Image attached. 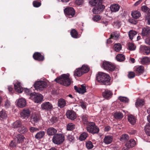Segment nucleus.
<instances>
[{
	"label": "nucleus",
	"mask_w": 150,
	"mask_h": 150,
	"mask_svg": "<svg viewBox=\"0 0 150 150\" xmlns=\"http://www.w3.org/2000/svg\"><path fill=\"white\" fill-rule=\"evenodd\" d=\"M129 139V136L127 134H122L120 138V141L123 142H125L127 141Z\"/></svg>",
	"instance_id": "c03bdc74"
},
{
	"label": "nucleus",
	"mask_w": 150,
	"mask_h": 150,
	"mask_svg": "<svg viewBox=\"0 0 150 150\" xmlns=\"http://www.w3.org/2000/svg\"><path fill=\"white\" fill-rule=\"evenodd\" d=\"M113 95L112 92L106 89L103 92L102 95L105 99H109L111 98Z\"/></svg>",
	"instance_id": "2eb2a0df"
},
{
	"label": "nucleus",
	"mask_w": 150,
	"mask_h": 150,
	"mask_svg": "<svg viewBox=\"0 0 150 150\" xmlns=\"http://www.w3.org/2000/svg\"><path fill=\"white\" fill-rule=\"evenodd\" d=\"M58 106L60 108H64L66 105L65 100L63 98H60L58 102Z\"/></svg>",
	"instance_id": "cd10ccee"
},
{
	"label": "nucleus",
	"mask_w": 150,
	"mask_h": 150,
	"mask_svg": "<svg viewBox=\"0 0 150 150\" xmlns=\"http://www.w3.org/2000/svg\"><path fill=\"white\" fill-rule=\"evenodd\" d=\"M141 10L142 11L147 13H149L150 11V9L145 5L142 7Z\"/></svg>",
	"instance_id": "603ef678"
},
{
	"label": "nucleus",
	"mask_w": 150,
	"mask_h": 150,
	"mask_svg": "<svg viewBox=\"0 0 150 150\" xmlns=\"http://www.w3.org/2000/svg\"><path fill=\"white\" fill-rule=\"evenodd\" d=\"M120 8V6L117 4H112L110 7V9L112 12H116L118 11Z\"/></svg>",
	"instance_id": "393cba45"
},
{
	"label": "nucleus",
	"mask_w": 150,
	"mask_h": 150,
	"mask_svg": "<svg viewBox=\"0 0 150 150\" xmlns=\"http://www.w3.org/2000/svg\"><path fill=\"white\" fill-rule=\"evenodd\" d=\"M118 99L121 101L123 103H127L129 101V99L125 97H119Z\"/></svg>",
	"instance_id": "864d4df0"
},
{
	"label": "nucleus",
	"mask_w": 150,
	"mask_h": 150,
	"mask_svg": "<svg viewBox=\"0 0 150 150\" xmlns=\"http://www.w3.org/2000/svg\"><path fill=\"white\" fill-rule=\"evenodd\" d=\"M96 80L102 85H110L111 84V77L106 73L99 72L97 75Z\"/></svg>",
	"instance_id": "f257e3e1"
},
{
	"label": "nucleus",
	"mask_w": 150,
	"mask_h": 150,
	"mask_svg": "<svg viewBox=\"0 0 150 150\" xmlns=\"http://www.w3.org/2000/svg\"><path fill=\"white\" fill-rule=\"evenodd\" d=\"M40 120V117L36 114H33L31 117V120L34 123L38 122Z\"/></svg>",
	"instance_id": "c9c22d12"
},
{
	"label": "nucleus",
	"mask_w": 150,
	"mask_h": 150,
	"mask_svg": "<svg viewBox=\"0 0 150 150\" xmlns=\"http://www.w3.org/2000/svg\"><path fill=\"white\" fill-rule=\"evenodd\" d=\"M47 83L43 81H39L36 82L34 84V87L38 91H42L47 87Z\"/></svg>",
	"instance_id": "423d86ee"
},
{
	"label": "nucleus",
	"mask_w": 150,
	"mask_h": 150,
	"mask_svg": "<svg viewBox=\"0 0 150 150\" xmlns=\"http://www.w3.org/2000/svg\"><path fill=\"white\" fill-rule=\"evenodd\" d=\"M121 22L118 21L114 23V26L117 28H119L121 25Z\"/></svg>",
	"instance_id": "5fc2aeb1"
},
{
	"label": "nucleus",
	"mask_w": 150,
	"mask_h": 150,
	"mask_svg": "<svg viewBox=\"0 0 150 150\" xmlns=\"http://www.w3.org/2000/svg\"><path fill=\"white\" fill-rule=\"evenodd\" d=\"M74 137L72 135H69L67 137V139L69 141L71 142H73L74 139Z\"/></svg>",
	"instance_id": "338daca9"
},
{
	"label": "nucleus",
	"mask_w": 150,
	"mask_h": 150,
	"mask_svg": "<svg viewBox=\"0 0 150 150\" xmlns=\"http://www.w3.org/2000/svg\"><path fill=\"white\" fill-rule=\"evenodd\" d=\"M141 34L143 37H146L150 38V28L148 27H144L142 28Z\"/></svg>",
	"instance_id": "ddd939ff"
},
{
	"label": "nucleus",
	"mask_w": 150,
	"mask_h": 150,
	"mask_svg": "<svg viewBox=\"0 0 150 150\" xmlns=\"http://www.w3.org/2000/svg\"><path fill=\"white\" fill-rule=\"evenodd\" d=\"M45 132L44 131H41L39 132L36 134L35 138L38 140L42 138L45 136Z\"/></svg>",
	"instance_id": "b1692460"
},
{
	"label": "nucleus",
	"mask_w": 150,
	"mask_h": 150,
	"mask_svg": "<svg viewBox=\"0 0 150 150\" xmlns=\"http://www.w3.org/2000/svg\"><path fill=\"white\" fill-rule=\"evenodd\" d=\"M144 129L146 134L150 136V123L145 126Z\"/></svg>",
	"instance_id": "a18cd8bd"
},
{
	"label": "nucleus",
	"mask_w": 150,
	"mask_h": 150,
	"mask_svg": "<svg viewBox=\"0 0 150 150\" xmlns=\"http://www.w3.org/2000/svg\"><path fill=\"white\" fill-rule=\"evenodd\" d=\"M67 117L71 120H73L76 118V113L73 110H69L66 113Z\"/></svg>",
	"instance_id": "9b49d317"
},
{
	"label": "nucleus",
	"mask_w": 150,
	"mask_h": 150,
	"mask_svg": "<svg viewBox=\"0 0 150 150\" xmlns=\"http://www.w3.org/2000/svg\"><path fill=\"white\" fill-rule=\"evenodd\" d=\"M84 110L86 109L87 103L81 99L79 100L77 103Z\"/></svg>",
	"instance_id": "2f4dec72"
},
{
	"label": "nucleus",
	"mask_w": 150,
	"mask_h": 150,
	"mask_svg": "<svg viewBox=\"0 0 150 150\" xmlns=\"http://www.w3.org/2000/svg\"><path fill=\"white\" fill-rule=\"evenodd\" d=\"M31 112L29 109H25L21 113V115L23 118L27 120L30 116Z\"/></svg>",
	"instance_id": "4468645a"
},
{
	"label": "nucleus",
	"mask_w": 150,
	"mask_h": 150,
	"mask_svg": "<svg viewBox=\"0 0 150 150\" xmlns=\"http://www.w3.org/2000/svg\"><path fill=\"white\" fill-rule=\"evenodd\" d=\"M129 49L130 50H135L136 46L133 43H129Z\"/></svg>",
	"instance_id": "6e6d98bb"
},
{
	"label": "nucleus",
	"mask_w": 150,
	"mask_h": 150,
	"mask_svg": "<svg viewBox=\"0 0 150 150\" xmlns=\"http://www.w3.org/2000/svg\"><path fill=\"white\" fill-rule=\"evenodd\" d=\"M33 59L36 60L40 62L43 61L45 59L44 57L39 52H35L33 55Z\"/></svg>",
	"instance_id": "f8f14e48"
},
{
	"label": "nucleus",
	"mask_w": 150,
	"mask_h": 150,
	"mask_svg": "<svg viewBox=\"0 0 150 150\" xmlns=\"http://www.w3.org/2000/svg\"><path fill=\"white\" fill-rule=\"evenodd\" d=\"M137 133V131L134 129H130L128 131V133L130 134L133 135Z\"/></svg>",
	"instance_id": "e2e57ef3"
},
{
	"label": "nucleus",
	"mask_w": 150,
	"mask_h": 150,
	"mask_svg": "<svg viewBox=\"0 0 150 150\" xmlns=\"http://www.w3.org/2000/svg\"><path fill=\"white\" fill-rule=\"evenodd\" d=\"M24 92L27 94V95H30V97L31 96V95L33 93H31L30 91V90L29 89H26L24 90Z\"/></svg>",
	"instance_id": "774afa93"
},
{
	"label": "nucleus",
	"mask_w": 150,
	"mask_h": 150,
	"mask_svg": "<svg viewBox=\"0 0 150 150\" xmlns=\"http://www.w3.org/2000/svg\"><path fill=\"white\" fill-rule=\"evenodd\" d=\"M59 118L58 117L54 116H53L50 119L49 122L51 125L55 124L57 122Z\"/></svg>",
	"instance_id": "72a5a7b5"
},
{
	"label": "nucleus",
	"mask_w": 150,
	"mask_h": 150,
	"mask_svg": "<svg viewBox=\"0 0 150 150\" xmlns=\"http://www.w3.org/2000/svg\"><path fill=\"white\" fill-rule=\"evenodd\" d=\"M141 50L145 53L146 55L150 53V48L145 45L142 46L140 48Z\"/></svg>",
	"instance_id": "a878e982"
},
{
	"label": "nucleus",
	"mask_w": 150,
	"mask_h": 150,
	"mask_svg": "<svg viewBox=\"0 0 150 150\" xmlns=\"http://www.w3.org/2000/svg\"><path fill=\"white\" fill-rule=\"evenodd\" d=\"M134 71L137 75L139 76L142 74L144 71V68L142 66L135 67L134 68Z\"/></svg>",
	"instance_id": "f3484780"
},
{
	"label": "nucleus",
	"mask_w": 150,
	"mask_h": 150,
	"mask_svg": "<svg viewBox=\"0 0 150 150\" xmlns=\"http://www.w3.org/2000/svg\"><path fill=\"white\" fill-rule=\"evenodd\" d=\"M135 76V74L134 72L130 71L129 72L128 76L129 78L130 79L133 78H134Z\"/></svg>",
	"instance_id": "bf43d9fd"
},
{
	"label": "nucleus",
	"mask_w": 150,
	"mask_h": 150,
	"mask_svg": "<svg viewBox=\"0 0 150 150\" xmlns=\"http://www.w3.org/2000/svg\"><path fill=\"white\" fill-rule=\"evenodd\" d=\"M65 16L69 18L73 17L75 15V11L72 7H67L64 10Z\"/></svg>",
	"instance_id": "1a4fd4ad"
},
{
	"label": "nucleus",
	"mask_w": 150,
	"mask_h": 150,
	"mask_svg": "<svg viewBox=\"0 0 150 150\" xmlns=\"http://www.w3.org/2000/svg\"><path fill=\"white\" fill-rule=\"evenodd\" d=\"M132 17L134 19H137L141 16L140 13L138 11H134L131 14Z\"/></svg>",
	"instance_id": "7c9ffc66"
},
{
	"label": "nucleus",
	"mask_w": 150,
	"mask_h": 150,
	"mask_svg": "<svg viewBox=\"0 0 150 150\" xmlns=\"http://www.w3.org/2000/svg\"><path fill=\"white\" fill-rule=\"evenodd\" d=\"M150 62L149 59L147 57H145L143 58L141 60V63L143 64H145Z\"/></svg>",
	"instance_id": "3c124183"
},
{
	"label": "nucleus",
	"mask_w": 150,
	"mask_h": 150,
	"mask_svg": "<svg viewBox=\"0 0 150 150\" xmlns=\"http://www.w3.org/2000/svg\"><path fill=\"white\" fill-rule=\"evenodd\" d=\"M25 137L24 136L21 134H18L16 136V139L18 143H22L24 141Z\"/></svg>",
	"instance_id": "c756f323"
},
{
	"label": "nucleus",
	"mask_w": 150,
	"mask_h": 150,
	"mask_svg": "<svg viewBox=\"0 0 150 150\" xmlns=\"http://www.w3.org/2000/svg\"><path fill=\"white\" fill-rule=\"evenodd\" d=\"M30 98L34 100L35 103H38L42 102L43 99V97L41 94L33 92L31 95Z\"/></svg>",
	"instance_id": "0eeeda50"
},
{
	"label": "nucleus",
	"mask_w": 150,
	"mask_h": 150,
	"mask_svg": "<svg viewBox=\"0 0 150 150\" xmlns=\"http://www.w3.org/2000/svg\"><path fill=\"white\" fill-rule=\"evenodd\" d=\"M123 114L119 112H117L115 113L114 117L117 119H120L123 117Z\"/></svg>",
	"instance_id": "37998d69"
},
{
	"label": "nucleus",
	"mask_w": 150,
	"mask_h": 150,
	"mask_svg": "<svg viewBox=\"0 0 150 150\" xmlns=\"http://www.w3.org/2000/svg\"><path fill=\"white\" fill-rule=\"evenodd\" d=\"M86 129L87 132L93 134H98L100 130L98 127L93 122H89L87 124Z\"/></svg>",
	"instance_id": "20e7f679"
},
{
	"label": "nucleus",
	"mask_w": 150,
	"mask_h": 150,
	"mask_svg": "<svg viewBox=\"0 0 150 150\" xmlns=\"http://www.w3.org/2000/svg\"><path fill=\"white\" fill-rule=\"evenodd\" d=\"M22 122L20 120H18L14 122L12 124V126L13 128L15 129L20 128L22 126Z\"/></svg>",
	"instance_id": "4be33fe9"
},
{
	"label": "nucleus",
	"mask_w": 150,
	"mask_h": 150,
	"mask_svg": "<svg viewBox=\"0 0 150 150\" xmlns=\"http://www.w3.org/2000/svg\"><path fill=\"white\" fill-rule=\"evenodd\" d=\"M101 19V17L100 16L98 15H96L93 18V20L94 21H97Z\"/></svg>",
	"instance_id": "680f3d73"
},
{
	"label": "nucleus",
	"mask_w": 150,
	"mask_h": 150,
	"mask_svg": "<svg viewBox=\"0 0 150 150\" xmlns=\"http://www.w3.org/2000/svg\"><path fill=\"white\" fill-rule=\"evenodd\" d=\"M113 137L111 135H107L105 136L103 142L106 144H109L111 143L112 141Z\"/></svg>",
	"instance_id": "5701e85b"
},
{
	"label": "nucleus",
	"mask_w": 150,
	"mask_h": 150,
	"mask_svg": "<svg viewBox=\"0 0 150 150\" xmlns=\"http://www.w3.org/2000/svg\"><path fill=\"white\" fill-rule=\"evenodd\" d=\"M81 118L83 123L84 125L87 124L89 122L88 121V116L87 115H83L81 116Z\"/></svg>",
	"instance_id": "c85d7f7f"
},
{
	"label": "nucleus",
	"mask_w": 150,
	"mask_h": 150,
	"mask_svg": "<svg viewBox=\"0 0 150 150\" xmlns=\"http://www.w3.org/2000/svg\"><path fill=\"white\" fill-rule=\"evenodd\" d=\"M81 68L83 74L88 72L90 69V68L88 66L85 65H83Z\"/></svg>",
	"instance_id": "ea45409f"
},
{
	"label": "nucleus",
	"mask_w": 150,
	"mask_h": 150,
	"mask_svg": "<svg viewBox=\"0 0 150 150\" xmlns=\"http://www.w3.org/2000/svg\"><path fill=\"white\" fill-rule=\"evenodd\" d=\"M113 47L115 50L116 52L119 51L122 48L121 45L119 43L115 44Z\"/></svg>",
	"instance_id": "49530a36"
},
{
	"label": "nucleus",
	"mask_w": 150,
	"mask_h": 150,
	"mask_svg": "<svg viewBox=\"0 0 150 150\" xmlns=\"http://www.w3.org/2000/svg\"><path fill=\"white\" fill-rule=\"evenodd\" d=\"M137 34V33L135 31L133 30H130L129 31L128 33V35L130 39L132 40L133 37L136 35Z\"/></svg>",
	"instance_id": "58836bf2"
},
{
	"label": "nucleus",
	"mask_w": 150,
	"mask_h": 150,
	"mask_svg": "<svg viewBox=\"0 0 150 150\" xmlns=\"http://www.w3.org/2000/svg\"><path fill=\"white\" fill-rule=\"evenodd\" d=\"M86 146L87 149H90L93 147V145L91 141H88L86 142Z\"/></svg>",
	"instance_id": "8fccbe9b"
},
{
	"label": "nucleus",
	"mask_w": 150,
	"mask_h": 150,
	"mask_svg": "<svg viewBox=\"0 0 150 150\" xmlns=\"http://www.w3.org/2000/svg\"><path fill=\"white\" fill-rule=\"evenodd\" d=\"M102 0H90L89 3L92 6H95L93 9V12L95 14L100 13L103 11L105 8L102 4Z\"/></svg>",
	"instance_id": "f03ea898"
},
{
	"label": "nucleus",
	"mask_w": 150,
	"mask_h": 150,
	"mask_svg": "<svg viewBox=\"0 0 150 150\" xmlns=\"http://www.w3.org/2000/svg\"><path fill=\"white\" fill-rule=\"evenodd\" d=\"M70 34L73 38H78V33L77 31L75 29H72L70 32Z\"/></svg>",
	"instance_id": "f704fd0d"
},
{
	"label": "nucleus",
	"mask_w": 150,
	"mask_h": 150,
	"mask_svg": "<svg viewBox=\"0 0 150 150\" xmlns=\"http://www.w3.org/2000/svg\"><path fill=\"white\" fill-rule=\"evenodd\" d=\"M144 99H138L136 102L135 105L137 107L142 106L144 105Z\"/></svg>",
	"instance_id": "473e14b6"
},
{
	"label": "nucleus",
	"mask_w": 150,
	"mask_h": 150,
	"mask_svg": "<svg viewBox=\"0 0 150 150\" xmlns=\"http://www.w3.org/2000/svg\"><path fill=\"white\" fill-rule=\"evenodd\" d=\"M116 58L117 60L119 62H122L125 59V57L122 54H117Z\"/></svg>",
	"instance_id": "4c0bfd02"
},
{
	"label": "nucleus",
	"mask_w": 150,
	"mask_h": 150,
	"mask_svg": "<svg viewBox=\"0 0 150 150\" xmlns=\"http://www.w3.org/2000/svg\"><path fill=\"white\" fill-rule=\"evenodd\" d=\"M26 103V102L25 100L22 98L19 99L17 103V105L21 108L25 107Z\"/></svg>",
	"instance_id": "6ab92c4d"
},
{
	"label": "nucleus",
	"mask_w": 150,
	"mask_h": 150,
	"mask_svg": "<svg viewBox=\"0 0 150 150\" xmlns=\"http://www.w3.org/2000/svg\"><path fill=\"white\" fill-rule=\"evenodd\" d=\"M29 130H30V131L31 132L33 133L35 132H36L38 131L39 130V128L36 127H30Z\"/></svg>",
	"instance_id": "052dcab7"
},
{
	"label": "nucleus",
	"mask_w": 150,
	"mask_h": 150,
	"mask_svg": "<svg viewBox=\"0 0 150 150\" xmlns=\"http://www.w3.org/2000/svg\"><path fill=\"white\" fill-rule=\"evenodd\" d=\"M33 6L35 7H38L41 5V3L37 1H34L33 2Z\"/></svg>",
	"instance_id": "4d7b16f0"
},
{
	"label": "nucleus",
	"mask_w": 150,
	"mask_h": 150,
	"mask_svg": "<svg viewBox=\"0 0 150 150\" xmlns=\"http://www.w3.org/2000/svg\"><path fill=\"white\" fill-rule=\"evenodd\" d=\"M83 74V73L82 71L81 68H77L74 71V75L75 76L79 77L81 76Z\"/></svg>",
	"instance_id": "bb28decb"
},
{
	"label": "nucleus",
	"mask_w": 150,
	"mask_h": 150,
	"mask_svg": "<svg viewBox=\"0 0 150 150\" xmlns=\"http://www.w3.org/2000/svg\"><path fill=\"white\" fill-rule=\"evenodd\" d=\"M120 36V33L117 31L114 32L110 35V38L115 40L117 39Z\"/></svg>",
	"instance_id": "a19ab883"
},
{
	"label": "nucleus",
	"mask_w": 150,
	"mask_h": 150,
	"mask_svg": "<svg viewBox=\"0 0 150 150\" xmlns=\"http://www.w3.org/2000/svg\"><path fill=\"white\" fill-rule=\"evenodd\" d=\"M46 131L47 134L49 136H54L56 134L57 132V130L53 127L48 128Z\"/></svg>",
	"instance_id": "aec40b11"
},
{
	"label": "nucleus",
	"mask_w": 150,
	"mask_h": 150,
	"mask_svg": "<svg viewBox=\"0 0 150 150\" xmlns=\"http://www.w3.org/2000/svg\"><path fill=\"white\" fill-rule=\"evenodd\" d=\"M69 74H64L60 76L57 77L55 79V81L61 84L66 86H69L71 82V79L69 78Z\"/></svg>",
	"instance_id": "7ed1b4c3"
},
{
	"label": "nucleus",
	"mask_w": 150,
	"mask_h": 150,
	"mask_svg": "<svg viewBox=\"0 0 150 150\" xmlns=\"http://www.w3.org/2000/svg\"><path fill=\"white\" fill-rule=\"evenodd\" d=\"M102 66L104 69L111 71H113L115 68V66L112 63L106 61L103 62Z\"/></svg>",
	"instance_id": "6e6552de"
},
{
	"label": "nucleus",
	"mask_w": 150,
	"mask_h": 150,
	"mask_svg": "<svg viewBox=\"0 0 150 150\" xmlns=\"http://www.w3.org/2000/svg\"><path fill=\"white\" fill-rule=\"evenodd\" d=\"M86 87L83 85H81V88H79V93L83 94L85 93L86 92Z\"/></svg>",
	"instance_id": "09e8293b"
},
{
	"label": "nucleus",
	"mask_w": 150,
	"mask_h": 150,
	"mask_svg": "<svg viewBox=\"0 0 150 150\" xmlns=\"http://www.w3.org/2000/svg\"><path fill=\"white\" fill-rule=\"evenodd\" d=\"M18 131L21 134H24L27 132L28 129L25 126L22 125V127L18 128Z\"/></svg>",
	"instance_id": "e433bc0d"
},
{
	"label": "nucleus",
	"mask_w": 150,
	"mask_h": 150,
	"mask_svg": "<svg viewBox=\"0 0 150 150\" xmlns=\"http://www.w3.org/2000/svg\"><path fill=\"white\" fill-rule=\"evenodd\" d=\"M64 140V136L60 133L54 135L52 139V142L54 144L58 145L62 144Z\"/></svg>",
	"instance_id": "39448f33"
},
{
	"label": "nucleus",
	"mask_w": 150,
	"mask_h": 150,
	"mask_svg": "<svg viewBox=\"0 0 150 150\" xmlns=\"http://www.w3.org/2000/svg\"><path fill=\"white\" fill-rule=\"evenodd\" d=\"M136 144V143L134 140L133 139H131L127 142L125 146L126 147L130 149L134 147Z\"/></svg>",
	"instance_id": "dca6fc26"
},
{
	"label": "nucleus",
	"mask_w": 150,
	"mask_h": 150,
	"mask_svg": "<svg viewBox=\"0 0 150 150\" xmlns=\"http://www.w3.org/2000/svg\"><path fill=\"white\" fill-rule=\"evenodd\" d=\"M14 87L16 92L20 93L23 91V88L21 85V83L19 82H17L14 84Z\"/></svg>",
	"instance_id": "a211bd4d"
},
{
	"label": "nucleus",
	"mask_w": 150,
	"mask_h": 150,
	"mask_svg": "<svg viewBox=\"0 0 150 150\" xmlns=\"http://www.w3.org/2000/svg\"><path fill=\"white\" fill-rule=\"evenodd\" d=\"M129 23L134 24H135L137 23V21L132 18H129L128 20Z\"/></svg>",
	"instance_id": "69168bd1"
},
{
	"label": "nucleus",
	"mask_w": 150,
	"mask_h": 150,
	"mask_svg": "<svg viewBox=\"0 0 150 150\" xmlns=\"http://www.w3.org/2000/svg\"><path fill=\"white\" fill-rule=\"evenodd\" d=\"M75 128V125L72 123H69L67 125V130L68 131L73 130Z\"/></svg>",
	"instance_id": "de8ad7c7"
},
{
	"label": "nucleus",
	"mask_w": 150,
	"mask_h": 150,
	"mask_svg": "<svg viewBox=\"0 0 150 150\" xmlns=\"http://www.w3.org/2000/svg\"><path fill=\"white\" fill-rule=\"evenodd\" d=\"M7 116V114L5 111H0V117L3 118H6Z\"/></svg>",
	"instance_id": "13d9d810"
},
{
	"label": "nucleus",
	"mask_w": 150,
	"mask_h": 150,
	"mask_svg": "<svg viewBox=\"0 0 150 150\" xmlns=\"http://www.w3.org/2000/svg\"><path fill=\"white\" fill-rule=\"evenodd\" d=\"M41 108L43 110L45 111H50L53 108L52 104L49 102H45L43 103L41 105Z\"/></svg>",
	"instance_id": "9d476101"
},
{
	"label": "nucleus",
	"mask_w": 150,
	"mask_h": 150,
	"mask_svg": "<svg viewBox=\"0 0 150 150\" xmlns=\"http://www.w3.org/2000/svg\"><path fill=\"white\" fill-rule=\"evenodd\" d=\"M88 136V133L86 132H84L80 135L79 139L81 141L84 140Z\"/></svg>",
	"instance_id": "79ce46f5"
},
{
	"label": "nucleus",
	"mask_w": 150,
	"mask_h": 150,
	"mask_svg": "<svg viewBox=\"0 0 150 150\" xmlns=\"http://www.w3.org/2000/svg\"><path fill=\"white\" fill-rule=\"evenodd\" d=\"M127 119L129 123L132 125H134L137 120L136 117L132 115H129L127 116Z\"/></svg>",
	"instance_id": "412c9836"
},
{
	"label": "nucleus",
	"mask_w": 150,
	"mask_h": 150,
	"mask_svg": "<svg viewBox=\"0 0 150 150\" xmlns=\"http://www.w3.org/2000/svg\"><path fill=\"white\" fill-rule=\"evenodd\" d=\"M76 3L78 5H82L83 3V0H76Z\"/></svg>",
	"instance_id": "0e129e2a"
}]
</instances>
